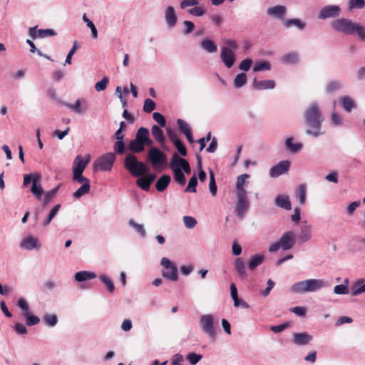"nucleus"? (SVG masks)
Returning a JSON list of instances; mask_svg holds the SVG:
<instances>
[{"instance_id":"f257e3e1","label":"nucleus","mask_w":365,"mask_h":365,"mask_svg":"<svg viewBox=\"0 0 365 365\" xmlns=\"http://www.w3.org/2000/svg\"><path fill=\"white\" fill-rule=\"evenodd\" d=\"M304 120L308 126L306 130L307 134L317 137L322 134L321 127L324 118L319 106L312 103L304 112Z\"/></svg>"},{"instance_id":"f03ea898","label":"nucleus","mask_w":365,"mask_h":365,"mask_svg":"<svg viewBox=\"0 0 365 365\" xmlns=\"http://www.w3.org/2000/svg\"><path fill=\"white\" fill-rule=\"evenodd\" d=\"M326 286L327 284L323 279H311L294 283L291 290L294 293L302 294L316 292Z\"/></svg>"},{"instance_id":"7ed1b4c3","label":"nucleus","mask_w":365,"mask_h":365,"mask_svg":"<svg viewBox=\"0 0 365 365\" xmlns=\"http://www.w3.org/2000/svg\"><path fill=\"white\" fill-rule=\"evenodd\" d=\"M296 242V235L293 231L285 232L279 241L272 244L269 247V252H275L280 248L283 250L292 249Z\"/></svg>"},{"instance_id":"20e7f679","label":"nucleus","mask_w":365,"mask_h":365,"mask_svg":"<svg viewBox=\"0 0 365 365\" xmlns=\"http://www.w3.org/2000/svg\"><path fill=\"white\" fill-rule=\"evenodd\" d=\"M125 168L135 177L143 175L147 172L145 165L137 160V158L133 154H128L124 161Z\"/></svg>"},{"instance_id":"39448f33","label":"nucleus","mask_w":365,"mask_h":365,"mask_svg":"<svg viewBox=\"0 0 365 365\" xmlns=\"http://www.w3.org/2000/svg\"><path fill=\"white\" fill-rule=\"evenodd\" d=\"M41 178V175L40 173H31L24 175L23 185L26 187L31 182H32L31 192L38 200L41 199L42 195L43 193V187L40 183Z\"/></svg>"},{"instance_id":"423d86ee","label":"nucleus","mask_w":365,"mask_h":365,"mask_svg":"<svg viewBox=\"0 0 365 365\" xmlns=\"http://www.w3.org/2000/svg\"><path fill=\"white\" fill-rule=\"evenodd\" d=\"M115 160V155L113 153H107L100 157L94 163L93 169L95 171L99 170L101 171L110 170Z\"/></svg>"},{"instance_id":"0eeeda50","label":"nucleus","mask_w":365,"mask_h":365,"mask_svg":"<svg viewBox=\"0 0 365 365\" xmlns=\"http://www.w3.org/2000/svg\"><path fill=\"white\" fill-rule=\"evenodd\" d=\"M160 264L163 267L162 275L171 281H177L178 279V268L169 259L163 257Z\"/></svg>"},{"instance_id":"6e6552de","label":"nucleus","mask_w":365,"mask_h":365,"mask_svg":"<svg viewBox=\"0 0 365 365\" xmlns=\"http://www.w3.org/2000/svg\"><path fill=\"white\" fill-rule=\"evenodd\" d=\"M334 29L346 34H354L356 24L347 19H339L332 23Z\"/></svg>"},{"instance_id":"1a4fd4ad","label":"nucleus","mask_w":365,"mask_h":365,"mask_svg":"<svg viewBox=\"0 0 365 365\" xmlns=\"http://www.w3.org/2000/svg\"><path fill=\"white\" fill-rule=\"evenodd\" d=\"M148 158L153 165H163L166 162V155L154 147L148 150Z\"/></svg>"},{"instance_id":"9d476101","label":"nucleus","mask_w":365,"mask_h":365,"mask_svg":"<svg viewBox=\"0 0 365 365\" xmlns=\"http://www.w3.org/2000/svg\"><path fill=\"white\" fill-rule=\"evenodd\" d=\"M170 168H180L189 174L191 172L189 163L185 158H180L177 153H174L170 162Z\"/></svg>"},{"instance_id":"9b49d317","label":"nucleus","mask_w":365,"mask_h":365,"mask_svg":"<svg viewBox=\"0 0 365 365\" xmlns=\"http://www.w3.org/2000/svg\"><path fill=\"white\" fill-rule=\"evenodd\" d=\"M90 160V155H77L73 163V173H83Z\"/></svg>"},{"instance_id":"f8f14e48","label":"nucleus","mask_w":365,"mask_h":365,"mask_svg":"<svg viewBox=\"0 0 365 365\" xmlns=\"http://www.w3.org/2000/svg\"><path fill=\"white\" fill-rule=\"evenodd\" d=\"M340 8L336 5H329L323 7L319 15V19H325L327 18H334L339 15Z\"/></svg>"},{"instance_id":"ddd939ff","label":"nucleus","mask_w":365,"mask_h":365,"mask_svg":"<svg viewBox=\"0 0 365 365\" xmlns=\"http://www.w3.org/2000/svg\"><path fill=\"white\" fill-rule=\"evenodd\" d=\"M290 163L288 160H283L279 162L277 165L271 168L269 175L272 178H277L283 175L289 170Z\"/></svg>"},{"instance_id":"4468645a","label":"nucleus","mask_w":365,"mask_h":365,"mask_svg":"<svg viewBox=\"0 0 365 365\" xmlns=\"http://www.w3.org/2000/svg\"><path fill=\"white\" fill-rule=\"evenodd\" d=\"M222 61L227 68H231L235 61L234 52L226 46L222 48L220 54Z\"/></svg>"},{"instance_id":"2eb2a0df","label":"nucleus","mask_w":365,"mask_h":365,"mask_svg":"<svg viewBox=\"0 0 365 365\" xmlns=\"http://www.w3.org/2000/svg\"><path fill=\"white\" fill-rule=\"evenodd\" d=\"M156 176L155 174H150L145 177H141L136 181V185L145 191H148L151 183L155 180Z\"/></svg>"},{"instance_id":"dca6fc26","label":"nucleus","mask_w":365,"mask_h":365,"mask_svg":"<svg viewBox=\"0 0 365 365\" xmlns=\"http://www.w3.org/2000/svg\"><path fill=\"white\" fill-rule=\"evenodd\" d=\"M21 247L26 250L40 249L41 245L38 242V240L32 236H29L22 240Z\"/></svg>"},{"instance_id":"f3484780","label":"nucleus","mask_w":365,"mask_h":365,"mask_svg":"<svg viewBox=\"0 0 365 365\" xmlns=\"http://www.w3.org/2000/svg\"><path fill=\"white\" fill-rule=\"evenodd\" d=\"M234 269L237 274V276L242 279H245L247 277V274L246 272L245 264L242 259V258H236L234 262Z\"/></svg>"},{"instance_id":"a211bd4d","label":"nucleus","mask_w":365,"mask_h":365,"mask_svg":"<svg viewBox=\"0 0 365 365\" xmlns=\"http://www.w3.org/2000/svg\"><path fill=\"white\" fill-rule=\"evenodd\" d=\"M252 86L257 90L272 89L275 87V82L273 80L257 81L255 78Z\"/></svg>"},{"instance_id":"6ab92c4d","label":"nucleus","mask_w":365,"mask_h":365,"mask_svg":"<svg viewBox=\"0 0 365 365\" xmlns=\"http://www.w3.org/2000/svg\"><path fill=\"white\" fill-rule=\"evenodd\" d=\"M18 306L22 309L25 319H39L38 317L31 313L29 306L25 299H19L18 301Z\"/></svg>"},{"instance_id":"aec40b11","label":"nucleus","mask_w":365,"mask_h":365,"mask_svg":"<svg viewBox=\"0 0 365 365\" xmlns=\"http://www.w3.org/2000/svg\"><path fill=\"white\" fill-rule=\"evenodd\" d=\"M312 339V336L307 333H297L293 336V341L297 345L307 344Z\"/></svg>"},{"instance_id":"412c9836","label":"nucleus","mask_w":365,"mask_h":365,"mask_svg":"<svg viewBox=\"0 0 365 365\" xmlns=\"http://www.w3.org/2000/svg\"><path fill=\"white\" fill-rule=\"evenodd\" d=\"M165 21L170 27H173L177 22V16L175 9L173 6H169L165 11Z\"/></svg>"},{"instance_id":"4be33fe9","label":"nucleus","mask_w":365,"mask_h":365,"mask_svg":"<svg viewBox=\"0 0 365 365\" xmlns=\"http://www.w3.org/2000/svg\"><path fill=\"white\" fill-rule=\"evenodd\" d=\"M171 178L168 175H162L155 183V188L159 192L164 191L170 184Z\"/></svg>"},{"instance_id":"5701e85b","label":"nucleus","mask_w":365,"mask_h":365,"mask_svg":"<svg viewBox=\"0 0 365 365\" xmlns=\"http://www.w3.org/2000/svg\"><path fill=\"white\" fill-rule=\"evenodd\" d=\"M201 327L202 330L207 334L212 340L215 337V328L214 321H202Z\"/></svg>"},{"instance_id":"b1692460","label":"nucleus","mask_w":365,"mask_h":365,"mask_svg":"<svg viewBox=\"0 0 365 365\" xmlns=\"http://www.w3.org/2000/svg\"><path fill=\"white\" fill-rule=\"evenodd\" d=\"M249 207L248 199H237L235 212L240 217H243Z\"/></svg>"},{"instance_id":"393cba45","label":"nucleus","mask_w":365,"mask_h":365,"mask_svg":"<svg viewBox=\"0 0 365 365\" xmlns=\"http://www.w3.org/2000/svg\"><path fill=\"white\" fill-rule=\"evenodd\" d=\"M363 292H365V283L364 279H359L356 281L351 288V296H357Z\"/></svg>"},{"instance_id":"a878e982","label":"nucleus","mask_w":365,"mask_h":365,"mask_svg":"<svg viewBox=\"0 0 365 365\" xmlns=\"http://www.w3.org/2000/svg\"><path fill=\"white\" fill-rule=\"evenodd\" d=\"M200 47L208 53H215L217 50L216 43L208 38H205L200 42Z\"/></svg>"},{"instance_id":"bb28decb","label":"nucleus","mask_w":365,"mask_h":365,"mask_svg":"<svg viewBox=\"0 0 365 365\" xmlns=\"http://www.w3.org/2000/svg\"><path fill=\"white\" fill-rule=\"evenodd\" d=\"M275 204L282 208L286 210H291L292 205L289 201V198L287 195H279L275 199Z\"/></svg>"},{"instance_id":"cd10ccee","label":"nucleus","mask_w":365,"mask_h":365,"mask_svg":"<svg viewBox=\"0 0 365 365\" xmlns=\"http://www.w3.org/2000/svg\"><path fill=\"white\" fill-rule=\"evenodd\" d=\"M96 277L94 272L88 271H81L75 274L74 278L77 282H83Z\"/></svg>"},{"instance_id":"c85d7f7f","label":"nucleus","mask_w":365,"mask_h":365,"mask_svg":"<svg viewBox=\"0 0 365 365\" xmlns=\"http://www.w3.org/2000/svg\"><path fill=\"white\" fill-rule=\"evenodd\" d=\"M151 133L153 138L160 143L163 144L165 143V138L163 134V131L161 130V128L154 125L151 128Z\"/></svg>"},{"instance_id":"c756f323","label":"nucleus","mask_w":365,"mask_h":365,"mask_svg":"<svg viewBox=\"0 0 365 365\" xmlns=\"http://www.w3.org/2000/svg\"><path fill=\"white\" fill-rule=\"evenodd\" d=\"M286 13V8L284 6H275L267 9V14L283 19Z\"/></svg>"},{"instance_id":"7c9ffc66","label":"nucleus","mask_w":365,"mask_h":365,"mask_svg":"<svg viewBox=\"0 0 365 365\" xmlns=\"http://www.w3.org/2000/svg\"><path fill=\"white\" fill-rule=\"evenodd\" d=\"M340 101L343 108L347 112H350L356 107L354 101L349 96H343Z\"/></svg>"},{"instance_id":"2f4dec72","label":"nucleus","mask_w":365,"mask_h":365,"mask_svg":"<svg viewBox=\"0 0 365 365\" xmlns=\"http://www.w3.org/2000/svg\"><path fill=\"white\" fill-rule=\"evenodd\" d=\"M312 237V228L310 226H303L301 228L300 233L299 235V239L301 242H305L308 241Z\"/></svg>"},{"instance_id":"473e14b6","label":"nucleus","mask_w":365,"mask_h":365,"mask_svg":"<svg viewBox=\"0 0 365 365\" xmlns=\"http://www.w3.org/2000/svg\"><path fill=\"white\" fill-rule=\"evenodd\" d=\"M61 208V205L60 204H57L55 206L53 207V208L51 209V210L50 211L48 217L46 219H45L43 222H42V226L46 227H47L50 222H51V220L56 217V215H57L58 212L59 211Z\"/></svg>"},{"instance_id":"72a5a7b5","label":"nucleus","mask_w":365,"mask_h":365,"mask_svg":"<svg viewBox=\"0 0 365 365\" xmlns=\"http://www.w3.org/2000/svg\"><path fill=\"white\" fill-rule=\"evenodd\" d=\"M230 292H231V297H232V299L234 300V305L235 307H239L240 305H242L243 307H247V304L245 302L240 301L238 299L237 289L234 283H232L230 285Z\"/></svg>"},{"instance_id":"f704fd0d","label":"nucleus","mask_w":365,"mask_h":365,"mask_svg":"<svg viewBox=\"0 0 365 365\" xmlns=\"http://www.w3.org/2000/svg\"><path fill=\"white\" fill-rule=\"evenodd\" d=\"M128 148L132 153H138L143 151L145 148L143 142L135 138L130 143Z\"/></svg>"},{"instance_id":"c9c22d12","label":"nucleus","mask_w":365,"mask_h":365,"mask_svg":"<svg viewBox=\"0 0 365 365\" xmlns=\"http://www.w3.org/2000/svg\"><path fill=\"white\" fill-rule=\"evenodd\" d=\"M264 259V255H256L253 256L248 264L249 269L250 270H254L257 267L263 262Z\"/></svg>"},{"instance_id":"e433bc0d","label":"nucleus","mask_w":365,"mask_h":365,"mask_svg":"<svg viewBox=\"0 0 365 365\" xmlns=\"http://www.w3.org/2000/svg\"><path fill=\"white\" fill-rule=\"evenodd\" d=\"M365 6L364 0H349L347 2V9L349 11L354 9H361Z\"/></svg>"},{"instance_id":"4c0bfd02","label":"nucleus","mask_w":365,"mask_h":365,"mask_svg":"<svg viewBox=\"0 0 365 365\" xmlns=\"http://www.w3.org/2000/svg\"><path fill=\"white\" fill-rule=\"evenodd\" d=\"M175 174V179L180 185H184L186 182V179L184 173L180 168H170Z\"/></svg>"},{"instance_id":"58836bf2","label":"nucleus","mask_w":365,"mask_h":365,"mask_svg":"<svg viewBox=\"0 0 365 365\" xmlns=\"http://www.w3.org/2000/svg\"><path fill=\"white\" fill-rule=\"evenodd\" d=\"M247 83V75L245 73L237 74L234 80V86L237 88H241Z\"/></svg>"},{"instance_id":"ea45409f","label":"nucleus","mask_w":365,"mask_h":365,"mask_svg":"<svg viewBox=\"0 0 365 365\" xmlns=\"http://www.w3.org/2000/svg\"><path fill=\"white\" fill-rule=\"evenodd\" d=\"M285 144H286L287 148L292 153H296V152L299 151V150H301V148H302V143H294L292 138H288L286 140Z\"/></svg>"},{"instance_id":"a19ab883","label":"nucleus","mask_w":365,"mask_h":365,"mask_svg":"<svg viewBox=\"0 0 365 365\" xmlns=\"http://www.w3.org/2000/svg\"><path fill=\"white\" fill-rule=\"evenodd\" d=\"M58 188H59V186L55 187L54 189H53L48 192H46L44 194V199H43V207L46 206L51 201V200L56 197L57 192L58 190Z\"/></svg>"},{"instance_id":"79ce46f5","label":"nucleus","mask_w":365,"mask_h":365,"mask_svg":"<svg viewBox=\"0 0 365 365\" xmlns=\"http://www.w3.org/2000/svg\"><path fill=\"white\" fill-rule=\"evenodd\" d=\"M90 184H83L74 193L73 197L75 198H80L83 195L87 194L90 191Z\"/></svg>"},{"instance_id":"37998d69","label":"nucleus","mask_w":365,"mask_h":365,"mask_svg":"<svg viewBox=\"0 0 365 365\" xmlns=\"http://www.w3.org/2000/svg\"><path fill=\"white\" fill-rule=\"evenodd\" d=\"M149 136V130L148 128L140 127L135 135V139L138 141L143 142L146 138Z\"/></svg>"},{"instance_id":"c03bdc74","label":"nucleus","mask_w":365,"mask_h":365,"mask_svg":"<svg viewBox=\"0 0 365 365\" xmlns=\"http://www.w3.org/2000/svg\"><path fill=\"white\" fill-rule=\"evenodd\" d=\"M99 279L106 286L110 292H113L115 289V286L113 281L106 275H100Z\"/></svg>"},{"instance_id":"a18cd8bd","label":"nucleus","mask_w":365,"mask_h":365,"mask_svg":"<svg viewBox=\"0 0 365 365\" xmlns=\"http://www.w3.org/2000/svg\"><path fill=\"white\" fill-rule=\"evenodd\" d=\"M307 187L304 184H301L297 190V197L299 200V203L303 205L306 200Z\"/></svg>"},{"instance_id":"49530a36","label":"nucleus","mask_w":365,"mask_h":365,"mask_svg":"<svg viewBox=\"0 0 365 365\" xmlns=\"http://www.w3.org/2000/svg\"><path fill=\"white\" fill-rule=\"evenodd\" d=\"M210 191L212 196H215L217 191V187L214 176V173L212 170L210 171V183H209Z\"/></svg>"},{"instance_id":"de8ad7c7","label":"nucleus","mask_w":365,"mask_h":365,"mask_svg":"<svg viewBox=\"0 0 365 365\" xmlns=\"http://www.w3.org/2000/svg\"><path fill=\"white\" fill-rule=\"evenodd\" d=\"M284 25L286 27H290L291 26H295L299 29H303L305 26V24L302 23L299 19H288L284 22Z\"/></svg>"},{"instance_id":"09e8293b","label":"nucleus","mask_w":365,"mask_h":365,"mask_svg":"<svg viewBox=\"0 0 365 365\" xmlns=\"http://www.w3.org/2000/svg\"><path fill=\"white\" fill-rule=\"evenodd\" d=\"M108 82H109L108 78L106 76H104L100 81L97 82L95 84V89L98 92L104 91L106 88Z\"/></svg>"},{"instance_id":"8fccbe9b","label":"nucleus","mask_w":365,"mask_h":365,"mask_svg":"<svg viewBox=\"0 0 365 365\" xmlns=\"http://www.w3.org/2000/svg\"><path fill=\"white\" fill-rule=\"evenodd\" d=\"M129 225L133 227L135 231L138 232L142 237L145 236L146 232L143 225L136 223L133 220H130L129 221Z\"/></svg>"},{"instance_id":"3c124183","label":"nucleus","mask_w":365,"mask_h":365,"mask_svg":"<svg viewBox=\"0 0 365 365\" xmlns=\"http://www.w3.org/2000/svg\"><path fill=\"white\" fill-rule=\"evenodd\" d=\"M197 185V178L195 175H193L189 180L188 185L185 189V192H196Z\"/></svg>"},{"instance_id":"603ef678","label":"nucleus","mask_w":365,"mask_h":365,"mask_svg":"<svg viewBox=\"0 0 365 365\" xmlns=\"http://www.w3.org/2000/svg\"><path fill=\"white\" fill-rule=\"evenodd\" d=\"M66 107L76 113H81L83 109L81 108V101L78 99L74 104L67 103Z\"/></svg>"},{"instance_id":"864d4df0","label":"nucleus","mask_w":365,"mask_h":365,"mask_svg":"<svg viewBox=\"0 0 365 365\" xmlns=\"http://www.w3.org/2000/svg\"><path fill=\"white\" fill-rule=\"evenodd\" d=\"M155 108V102L150 99L147 98L145 100L144 105H143V111L148 113H151L153 110Z\"/></svg>"},{"instance_id":"5fc2aeb1","label":"nucleus","mask_w":365,"mask_h":365,"mask_svg":"<svg viewBox=\"0 0 365 365\" xmlns=\"http://www.w3.org/2000/svg\"><path fill=\"white\" fill-rule=\"evenodd\" d=\"M341 88V84L338 81H330L326 88V91L329 93H331Z\"/></svg>"},{"instance_id":"6e6d98bb","label":"nucleus","mask_w":365,"mask_h":365,"mask_svg":"<svg viewBox=\"0 0 365 365\" xmlns=\"http://www.w3.org/2000/svg\"><path fill=\"white\" fill-rule=\"evenodd\" d=\"M153 118L155 122H157L160 127H165L166 125V120L165 117L160 113L155 112L153 114Z\"/></svg>"},{"instance_id":"4d7b16f0","label":"nucleus","mask_w":365,"mask_h":365,"mask_svg":"<svg viewBox=\"0 0 365 365\" xmlns=\"http://www.w3.org/2000/svg\"><path fill=\"white\" fill-rule=\"evenodd\" d=\"M177 123L180 131L183 133L185 135L192 131L187 123L183 120L178 119L177 120Z\"/></svg>"},{"instance_id":"13d9d810","label":"nucleus","mask_w":365,"mask_h":365,"mask_svg":"<svg viewBox=\"0 0 365 365\" xmlns=\"http://www.w3.org/2000/svg\"><path fill=\"white\" fill-rule=\"evenodd\" d=\"M283 61L287 63H295L298 61V55L296 53H287L284 56Z\"/></svg>"},{"instance_id":"bf43d9fd","label":"nucleus","mask_w":365,"mask_h":365,"mask_svg":"<svg viewBox=\"0 0 365 365\" xmlns=\"http://www.w3.org/2000/svg\"><path fill=\"white\" fill-rule=\"evenodd\" d=\"M56 34V31L51 29H38L37 36L39 38H44L46 36H53Z\"/></svg>"},{"instance_id":"052dcab7","label":"nucleus","mask_w":365,"mask_h":365,"mask_svg":"<svg viewBox=\"0 0 365 365\" xmlns=\"http://www.w3.org/2000/svg\"><path fill=\"white\" fill-rule=\"evenodd\" d=\"M73 180L78 183L90 184V180L83 175V173H73Z\"/></svg>"},{"instance_id":"680f3d73","label":"nucleus","mask_w":365,"mask_h":365,"mask_svg":"<svg viewBox=\"0 0 365 365\" xmlns=\"http://www.w3.org/2000/svg\"><path fill=\"white\" fill-rule=\"evenodd\" d=\"M183 222L185 227L188 229L193 228L197 224V220L190 216L183 217Z\"/></svg>"},{"instance_id":"e2e57ef3","label":"nucleus","mask_w":365,"mask_h":365,"mask_svg":"<svg viewBox=\"0 0 365 365\" xmlns=\"http://www.w3.org/2000/svg\"><path fill=\"white\" fill-rule=\"evenodd\" d=\"M197 165L199 168L198 177L201 182H204L206 180V173L202 168V158L200 156L197 155Z\"/></svg>"},{"instance_id":"0e129e2a","label":"nucleus","mask_w":365,"mask_h":365,"mask_svg":"<svg viewBox=\"0 0 365 365\" xmlns=\"http://www.w3.org/2000/svg\"><path fill=\"white\" fill-rule=\"evenodd\" d=\"M173 144L175 146L176 149L178 150V153L182 156L187 155V149L180 140H175V143Z\"/></svg>"},{"instance_id":"69168bd1","label":"nucleus","mask_w":365,"mask_h":365,"mask_svg":"<svg viewBox=\"0 0 365 365\" xmlns=\"http://www.w3.org/2000/svg\"><path fill=\"white\" fill-rule=\"evenodd\" d=\"M187 359L192 365H195L202 359V355L190 353L187 356Z\"/></svg>"},{"instance_id":"338daca9","label":"nucleus","mask_w":365,"mask_h":365,"mask_svg":"<svg viewBox=\"0 0 365 365\" xmlns=\"http://www.w3.org/2000/svg\"><path fill=\"white\" fill-rule=\"evenodd\" d=\"M114 151L118 154H123L125 151V144L123 140H117L114 144Z\"/></svg>"},{"instance_id":"774afa93","label":"nucleus","mask_w":365,"mask_h":365,"mask_svg":"<svg viewBox=\"0 0 365 365\" xmlns=\"http://www.w3.org/2000/svg\"><path fill=\"white\" fill-rule=\"evenodd\" d=\"M354 33H356L361 40H365V27L359 24H356Z\"/></svg>"}]
</instances>
